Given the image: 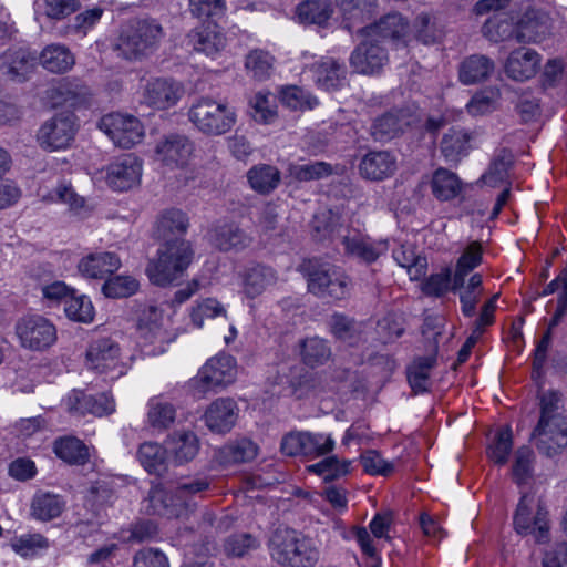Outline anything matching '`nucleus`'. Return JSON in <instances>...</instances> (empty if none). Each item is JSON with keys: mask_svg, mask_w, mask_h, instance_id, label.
Here are the masks:
<instances>
[{"mask_svg": "<svg viewBox=\"0 0 567 567\" xmlns=\"http://www.w3.org/2000/svg\"><path fill=\"white\" fill-rule=\"evenodd\" d=\"M268 549L280 567H315L320 559L316 542L288 527H278L272 533Z\"/></svg>", "mask_w": 567, "mask_h": 567, "instance_id": "nucleus-1", "label": "nucleus"}, {"mask_svg": "<svg viewBox=\"0 0 567 567\" xmlns=\"http://www.w3.org/2000/svg\"><path fill=\"white\" fill-rule=\"evenodd\" d=\"M164 37V29L156 19L133 20L122 29L114 51L130 61L142 60L158 49Z\"/></svg>", "mask_w": 567, "mask_h": 567, "instance_id": "nucleus-2", "label": "nucleus"}, {"mask_svg": "<svg viewBox=\"0 0 567 567\" xmlns=\"http://www.w3.org/2000/svg\"><path fill=\"white\" fill-rule=\"evenodd\" d=\"M306 277L310 293L321 299L343 300L350 293V279L341 268L318 258H310L299 266Z\"/></svg>", "mask_w": 567, "mask_h": 567, "instance_id": "nucleus-3", "label": "nucleus"}, {"mask_svg": "<svg viewBox=\"0 0 567 567\" xmlns=\"http://www.w3.org/2000/svg\"><path fill=\"white\" fill-rule=\"evenodd\" d=\"M193 259L188 241L182 238L166 240L158 250L157 259L152 260L146 272L150 280L157 286H166L179 278Z\"/></svg>", "mask_w": 567, "mask_h": 567, "instance_id": "nucleus-4", "label": "nucleus"}, {"mask_svg": "<svg viewBox=\"0 0 567 567\" xmlns=\"http://www.w3.org/2000/svg\"><path fill=\"white\" fill-rule=\"evenodd\" d=\"M190 122L203 133L221 135L231 130L236 123V112L225 102L210 97L198 99L189 110Z\"/></svg>", "mask_w": 567, "mask_h": 567, "instance_id": "nucleus-5", "label": "nucleus"}, {"mask_svg": "<svg viewBox=\"0 0 567 567\" xmlns=\"http://www.w3.org/2000/svg\"><path fill=\"white\" fill-rule=\"evenodd\" d=\"M237 374L235 359L229 354H219L209 359L192 380L194 394L203 398L209 391L231 384Z\"/></svg>", "mask_w": 567, "mask_h": 567, "instance_id": "nucleus-6", "label": "nucleus"}, {"mask_svg": "<svg viewBox=\"0 0 567 567\" xmlns=\"http://www.w3.org/2000/svg\"><path fill=\"white\" fill-rule=\"evenodd\" d=\"M16 334L22 348L45 351L58 340L56 327L41 315L21 317L16 323Z\"/></svg>", "mask_w": 567, "mask_h": 567, "instance_id": "nucleus-7", "label": "nucleus"}, {"mask_svg": "<svg viewBox=\"0 0 567 567\" xmlns=\"http://www.w3.org/2000/svg\"><path fill=\"white\" fill-rule=\"evenodd\" d=\"M78 128L76 116L71 112H62L41 125L38 142L45 151L64 150L74 141Z\"/></svg>", "mask_w": 567, "mask_h": 567, "instance_id": "nucleus-8", "label": "nucleus"}, {"mask_svg": "<svg viewBox=\"0 0 567 567\" xmlns=\"http://www.w3.org/2000/svg\"><path fill=\"white\" fill-rule=\"evenodd\" d=\"M530 439L538 452L547 457L561 453L567 446V417L539 419Z\"/></svg>", "mask_w": 567, "mask_h": 567, "instance_id": "nucleus-9", "label": "nucleus"}, {"mask_svg": "<svg viewBox=\"0 0 567 567\" xmlns=\"http://www.w3.org/2000/svg\"><path fill=\"white\" fill-rule=\"evenodd\" d=\"M533 496L524 494L517 505L514 516L515 530L520 535H532L537 543H546L549 539V520L547 509L538 505L533 515Z\"/></svg>", "mask_w": 567, "mask_h": 567, "instance_id": "nucleus-10", "label": "nucleus"}, {"mask_svg": "<svg viewBox=\"0 0 567 567\" xmlns=\"http://www.w3.org/2000/svg\"><path fill=\"white\" fill-rule=\"evenodd\" d=\"M147 502V512L150 514L169 519L186 518L195 507V503H190L188 498H183L176 487H153L148 493Z\"/></svg>", "mask_w": 567, "mask_h": 567, "instance_id": "nucleus-11", "label": "nucleus"}, {"mask_svg": "<svg viewBox=\"0 0 567 567\" xmlns=\"http://www.w3.org/2000/svg\"><path fill=\"white\" fill-rule=\"evenodd\" d=\"M99 127L122 148H131L140 143L144 135L143 126L136 117L120 113L103 116Z\"/></svg>", "mask_w": 567, "mask_h": 567, "instance_id": "nucleus-12", "label": "nucleus"}, {"mask_svg": "<svg viewBox=\"0 0 567 567\" xmlns=\"http://www.w3.org/2000/svg\"><path fill=\"white\" fill-rule=\"evenodd\" d=\"M85 363L90 370L97 373H109L117 371V375L123 374L121 364V348L118 343L109 337L92 340L87 347Z\"/></svg>", "mask_w": 567, "mask_h": 567, "instance_id": "nucleus-13", "label": "nucleus"}, {"mask_svg": "<svg viewBox=\"0 0 567 567\" xmlns=\"http://www.w3.org/2000/svg\"><path fill=\"white\" fill-rule=\"evenodd\" d=\"M194 151L189 138L182 134L165 135L155 147L156 158L171 168L187 165Z\"/></svg>", "mask_w": 567, "mask_h": 567, "instance_id": "nucleus-14", "label": "nucleus"}, {"mask_svg": "<svg viewBox=\"0 0 567 567\" xmlns=\"http://www.w3.org/2000/svg\"><path fill=\"white\" fill-rule=\"evenodd\" d=\"M142 175V164L133 154H127L106 168V183L114 190H127L137 185Z\"/></svg>", "mask_w": 567, "mask_h": 567, "instance_id": "nucleus-15", "label": "nucleus"}, {"mask_svg": "<svg viewBox=\"0 0 567 567\" xmlns=\"http://www.w3.org/2000/svg\"><path fill=\"white\" fill-rule=\"evenodd\" d=\"M388 62V52L375 39L367 38L352 52L350 64L355 72L373 74Z\"/></svg>", "mask_w": 567, "mask_h": 567, "instance_id": "nucleus-16", "label": "nucleus"}, {"mask_svg": "<svg viewBox=\"0 0 567 567\" xmlns=\"http://www.w3.org/2000/svg\"><path fill=\"white\" fill-rule=\"evenodd\" d=\"M185 41L187 47L208 56L219 53L226 47V38L214 22L194 28L187 33Z\"/></svg>", "mask_w": 567, "mask_h": 567, "instance_id": "nucleus-17", "label": "nucleus"}, {"mask_svg": "<svg viewBox=\"0 0 567 567\" xmlns=\"http://www.w3.org/2000/svg\"><path fill=\"white\" fill-rule=\"evenodd\" d=\"M238 412L239 409L233 399L219 398L206 409L205 424L214 433H227L235 426Z\"/></svg>", "mask_w": 567, "mask_h": 567, "instance_id": "nucleus-18", "label": "nucleus"}, {"mask_svg": "<svg viewBox=\"0 0 567 567\" xmlns=\"http://www.w3.org/2000/svg\"><path fill=\"white\" fill-rule=\"evenodd\" d=\"M278 272L272 267L255 264L247 267L241 274L243 292L246 297L255 299L278 282Z\"/></svg>", "mask_w": 567, "mask_h": 567, "instance_id": "nucleus-19", "label": "nucleus"}, {"mask_svg": "<svg viewBox=\"0 0 567 567\" xmlns=\"http://www.w3.org/2000/svg\"><path fill=\"white\" fill-rule=\"evenodd\" d=\"M183 93L184 90L179 83L158 78L147 82L144 100L151 106L165 110L175 105Z\"/></svg>", "mask_w": 567, "mask_h": 567, "instance_id": "nucleus-20", "label": "nucleus"}, {"mask_svg": "<svg viewBox=\"0 0 567 567\" xmlns=\"http://www.w3.org/2000/svg\"><path fill=\"white\" fill-rule=\"evenodd\" d=\"M540 64L539 54L529 48L512 51L505 63V73L515 81H526L533 78Z\"/></svg>", "mask_w": 567, "mask_h": 567, "instance_id": "nucleus-21", "label": "nucleus"}, {"mask_svg": "<svg viewBox=\"0 0 567 567\" xmlns=\"http://www.w3.org/2000/svg\"><path fill=\"white\" fill-rule=\"evenodd\" d=\"M37 56L25 49H10L1 56V72L12 81L24 82L32 73Z\"/></svg>", "mask_w": 567, "mask_h": 567, "instance_id": "nucleus-22", "label": "nucleus"}, {"mask_svg": "<svg viewBox=\"0 0 567 567\" xmlns=\"http://www.w3.org/2000/svg\"><path fill=\"white\" fill-rule=\"evenodd\" d=\"M396 171V158L389 151H373L365 154L359 164L360 175L369 181H383Z\"/></svg>", "mask_w": 567, "mask_h": 567, "instance_id": "nucleus-23", "label": "nucleus"}, {"mask_svg": "<svg viewBox=\"0 0 567 567\" xmlns=\"http://www.w3.org/2000/svg\"><path fill=\"white\" fill-rule=\"evenodd\" d=\"M409 30L408 21L400 13H389L383 16L379 21L361 28L360 32L365 38H381L392 41L403 40Z\"/></svg>", "mask_w": 567, "mask_h": 567, "instance_id": "nucleus-24", "label": "nucleus"}, {"mask_svg": "<svg viewBox=\"0 0 567 567\" xmlns=\"http://www.w3.org/2000/svg\"><path fill=\"white\" fill-rule=\"evenodd\" d=\"M311 72L316 84L326 90L340 89L347 79V68L344 63L333 58H322L311 65Z\"/></svg>", "mask_w": 567, "mask_h": 567, "instance_id": "nucleus-25", "label": "nucleus"}, {"mask_svg": "<svg viewBox=\"0 0 567 567\" xmlns=\"http://www.w3.org/2000/svg\"><path fill=\"white\" fill-rule=\"evenodd\" d=\"M495 71L494 61L484 54H472L458 66V79L465 85L482 83Z\"/></svg>", "mask_w": 567, "mask_h": 567, "instance_id": "nucleus-26", "label": "nucleus"}, {"mask_svg": "<svg viewBox=\"0 0 567 567\" xmlns=\"http://www.w3.org/2000/svg\"><path fill=\"white\" fill-rule=\"evenodd\" d=\"M167 453L172 455L176 464H184L197 455L199 441L190 431L174 432L165 440Z\"/></svg>", "mask_w": 567, "mask_h": 567, "instance_id": "nucleus-27", "label": "nucleus"}, {"mask_svg": "<svg viewBox=\"0 0 567 567\" xmlns=\"http://www.w3.org/2000/svg\"><path fill=\"white\" fill-rule=\"evenodd\" d=\"M120 267V258L115 254L106 251L90 254L78 265L79 271L89 278H104Z\"/></svg>", "mask_w": 567, "mask_h": 567, "instance_id": "nucleus-28", "label": "nucleus"}, {"mask_svg": "<svg viewBox=\"0 0 567 567\" xmlns=\"http://www.w3.org/2000/svg\"><path fill=\"white\" fill-rule=\"evenodd\" d=\"M471 136L467 132L450 128L442 137L440 151L447 163L457 164L471 148Z\"/></svg>", "mask_w": 567, "mask_h": 567, "instance_id": "nucleus-29", "label": "nucleus"}, {"mask_svg": "<svg viewBox=\"0 0 567 567\" xmlns=\"http://www.w3.org/2000/svg\"><path fill=\"white\" fill-rule=\"evenodd\" d=\"M299 348L302 363L312 369L324 365L332 357L329 341L317 336L301 340Z\"/></svg>", "mask_w": 567, "mask_h": 567, "instance_id": "nucleus-30", "label": "nucleus"}, {"mask_svg": "<svg viewBox=\"0 0 567 567\" xmlns=\"http://www.w3.org/2000/svg\"><path fill=\"white\" fill-rule=\"evenodd\" d=\"M346 252L361 259L367 264L375 261L386 250V243L372 241L370 238H364L360 235L352 237L346 236L342 240Z\"/></svg>", "mask_w": 567, "mask_h": 567, "instance_id": "nucleus-31", "label": "nucleus"}, {"mask_svg": "<svg viewBox=\"0 0 567 567\" xmlns=\"http://www.w3.org/2000/svg\"><path fill=\"white\" fill-rule=\"evenodd\" d=\"M39 63L51 73H64L72 69L75 58L68 47L50 44L41 51Z\"/></svg>", "mask_w": 567, "mask_h": 567, "instance_id": "nucleus-32", "label": "nucleus"}, {"mask_svg": "<svg viewBox=\"0 0 567 567\" xmlns=\"http://www.w3.org/2000/svg\"><path fill=\"white\" fill-rule=\"evenodd\" d=\"M140 337L148 342L164 339L163 310L155 305H148L141 310L137 319Z\"/></svg>", "mask_w": 567, "mask_h": 567, "instance_id": "nucleus-33", "label": "nucleus"}, {"mask_svg": "<svg viewBox=\"0 0 567 567\" xmlns=\"http://www.w3.org/2000/svg\"><path fill=\"white\" fill-rule=\"evenodd\" d=\"M247 179L250 187L261 195L272 193L280 184L281 174L272 165L258 164L247 172Z\"/></svg>", "mask_w": 567, "mask_h": 567, "instance_id": "nucleus-34", "label": "nucleus"}, {"mask_svg": "<svg viewBox=\"0 0 567 567\" xmlns=\"http://www.w3.org/2000/svg\"><path fill=\"white\" fill-rule=\"evenodd\" d=\"M483 260V248L480 241H471L462 251L453 276L452 290L455 291L465 284V277Z\"/></svg>", "mask_w": 567, "mask_h": 567, "instance_id": "nucleus-35", "label": "nucleus"}, {"mask_svg": "<svg viewBox=\"0 0 567 567\" xmlns=\"http://www.w3.org/2000/svg\"><path fill=\"white\" fill-rule=\"evenodd\" d=\"M336 4L350 29L369 20L377 11V0H336Z\"/></svg>", "mask_w": 567, "mask_h": 567, "instance_id": "nucleus-36", "label": "nucleus"}, {"mask_svg": "<svg viewBox=\"0 0 567 567\" xmlns=\"http://www.w3.org/2000/svg\"><path fill=\"white\" fill-rule=\"evenodd\" d=\"M214 244L224 251L240 250L248 247L251 238L237 225L225 224L218 226L213 235Z\"/></svg>", "mask_w": 567, "mask_h": 567, "instance_id": "nucleus-37", "label": "nucleus"}, {"mask_svg": "<svg viewBox=\"0 0 567 567\" xmlns=\"http://www.w3.org/2000/svg\"><path fill=\"white\" fill-rule=\"evenodd\" d=\"M167 449L156 442H144L137 451L141 465L150 474L162 475L166 471Z\"/></svg>", "mask_w": 567, "mask_h": 567, "instance_id": "nucleus-38", "label": "nucleus"}, {"mask_svg": "<svg viewBox=\"0 0 567 567\" xmlns=\"http://www.w3.org/2000/svg\"><path fill=\"white\" fill-rule=\"evenodd\" d=\"M431 187L439 200H450L460 195L462 183L455 173L440 167L433 173Z\"/></svg>", "mask_w": 567, "mask_h": 567, "instance_id": "nucleus-39", "label": "nucleus"}, {"mask_svg": "<svg viewBox=\"0 0 567 567\" xmlns=\"http://www.w3.org/2000/svg\"><path fill=\"white\" fill-rule=\"evenodd\" d=\"M333 12L330 0H306L297 7L302 23L324 25Z\"/></svg>", "mask_w": 567, "mask_h": 567, "instance_id": "nucleus-40", "label": "nucleus"}, {"mask_svg": "<svg viewBox=\"0 0 567 567\" xmlns=\"http://www.w3.org/2000/svg\"><path fill=\"white\" fill-rule=\"evenodd\" d=\"M408 121L402 115L389 112L373 122L371 134L375 141H388L402 133Z\"/></svg>", "mask_w": 567, "mask_h": 567, "instance_id": "nucleus-41", "label": "nucleus"}, {"mask_svg": "<svg viewBox=\"0 0 567 567\" xmlns=\"http://www.w3.org/2000/svg\"><path fill=\"white\" fill-rule=\"evenodd\" d=\"M54 452L58 457L70 464L83 465L89 461L86 445L76 437L68 436L56 440Z\"/></svg>", "mask_w": 567, "mask_h": 567, "instance_id": "nucleus-42", "label": "nucleus"}, {"mask_svg": "<svg viewBox=\"0 0 567 567\" xmlns=\"http://www.w3.org/2000/svg\"><path fill=\"white\" fill-rule=\"evenodd\" d=\"M147 423L155 430H167L175 421V406L159 398H153L148 401Z\"/></svg>", "mask_w": 567, "mask_h": 567, "instance_id": "nucleus-43", "label": "nucleus"}, {"mask_svg": "<svg viewBox=\"0 0 567 567\" xmlns=\"http://www.w3.org/2000/svg\"><path fill=\"white\" fill-rule=\"evenodd\" d=\"M436 365L435 355L417 358L408 370V381L415 393L429 389L431 370Z\"/></svg>", "mask_w": 567, "mask_h": 567, "instance_id": "nucleus-44", "label": "nucleus"}, {"mask_svg": "<svg viewBox=\"0 0 567 567\" xmlns=\"http://www.w3.org/2000/svg\"><path fill=\"white\" fill-rule=\"evenodd\" d=\"M258 449L249 440H240L225 445L219 452L220 462L225 465L244 463L257 456Z\"/></svg>", "mask_w": 567, "mask_h": 567, "instance_id": "nucleus-45", "label": "nucleus"}, {"mask_svg": "<svg viewBox=\"0 0 567 567\" xmlns=\"http://www.w3.org/2000/svg\"><path fill=\"white\" fill-rule=\"evenodd\" d=\"M63 508L64 502L58 495L50 493L35 495L31 505L32 515L43 522L60 516Z\"/></svg>", "mask_w": 567, "mask_h": 567, "instance_id": "nucleus-46", "label": "nucleus"}, {"mask_svg": "<svg viewBox=\"0 0 567 567\" xmlns=\"http://www.w3.org/2000/svg\"><path fill=\"white\" fill-rule=\"evenodd\" d=\"M188 227L186 215L179 209H167L157 219V234L166 240L172 234H184Z\"/></svg>", "mask_w": 567, "mask_h": 567, "instance_id": "nucleus-47", "label": "nucleus"}, {"mask_svg": "<svg viewBox=\"0 0 567 567\" xmlns=\"http://www.w3.org/2000/svg\"><path fill=\"white\" fill-rule=\"evenodd\" d=\"M350 461L332 455L308 466V471L322 476L324 481H334L347 475L350 472Z\"/></svg>", "mask_w": 567, "mask_h": 567, "instance_id": "nucleus-48", "label": "nucleus"}, {"mask_svg": "<svg viewBox=\"0 0 567 567\" xmlns=\"http://www.w3.org/2000/svg\"><path fill=\"white\" fill-rule=\"evenodd\" d=\"M513 164V155L503 148L494 156L487 172L483 175L485 184L495 187L507 178L508 169Z\"/></svg>", "mask_w": 567, "mask_h": 567, "instance_id": "nucleus-49", "label": "nucleus"}, {"mask_svg": "<svg viewBox=\"0 0 567 567\" xmlns=\"http://www.w3.org/2000/svg\"><path fill=\"white\" fill-rule=\"evenodd\" d=\"M275 58L261 49L251 50L245 61L247 71L252 78L262 81L269 78L274 69Z\"/></svg>", "mask_w": 567, "mask_h": 567, "instance_id": "nucleus-50", "label": "nucleus"}, {"mask_svg": "<svg viewBox=\"0 0 567 567\" xmlns=\"http://www.w3.org/2000/svg\"><path fill=\"white\" fill-rule=\"evenodd\" d=\"M393 258L401 267L408 268L413 279L425 274L426 259L417 256L412 246L401 245L393 250Z\"/></svg>", "mask_w": 567, "mask_h": 567, "instance_id": "nucleus-51", "label": "nucleus"}, {"mask_svg": "<svg viewBox=\"0 0 567 567\" xmlns=\"http://www.w3.org/2000/svg\"><path fill=\"white\" fill-rule=\"evenodd\" d=\"M482 31L493 42L506 41L514 34V24L505 14L496 13L483 24Z\"/></svg>", "mask_w": 567, "mask_h": 567, "instance_id": "nucleus-52", "label": "nucleus"}, {"mask_svg": "<svg viewBox=\"0 0 567 567\" xmlns=\"http://www.w3.org/2000/svg\"><path fill=\"white\" fill-rule=\"evenodd\" d=\"M138 281L131 276H114L102 286V292L107 298H127L138 290Z\"/></svg>", "mask_w": 567, "mask_h": 567, "instance_id": "nucleus-53", "label": "nucleus"}, {"mask_svg": "<svg viewBox=\"0 0 567 567\" xmlns=\"http://www.w3.org/2000/svg\"><path fill=\"white\" fill-rule=\"evenodd\" d=\"M289 176L299 182H309L329 176L332 168L324 162H313L308 164H291L288 168Z\"/></svg>", "mask_w": 567, "mask_h": 567, "instance_id": "nucleus-54", "label": "nucleus"}, {"mask_svg": "<svg viewBox=\"0 0 567 567\" xmlns=\"http://www.w3.org/2000/svg\"><path fill=\"white\" fill-rule=\"evenodd\" d=\"M65 315L69 319L78 322L89 323L94 318V308L91 300L85 296H73L65 300Z\"/></svg>", "mask_w": 567, "mask_h": 567, "instance_id": "nucleus-55", "label": "nucleus"}, {"mask_svg": "<svg viewBox=\"0 0 567 567\" xmlns=\"http://www.w3.org/2000/svg\"><path fill=\"white\" fill-rule=\"evenodd\" d=\"M280 101L287 107L297 110H311L318 104V100L299 86H287L280 92Z\"/></svg>", "mask_w": 567, "mask_h": 567, "instance_id": "nucleus-56", "label": "nucleus"}, {"mask_svg": "<svg viewBox=\"0 0 567 567\" xmlns=\"http://www.w3.org/2000/svg\"><path fill=\"white\" fill-rule=\"evenodd\" d=\"M309 432L291 431L284 435L280 450L287 456H303L309 458Z\"/></svg>", "mask_w": 567, "mask_h": 567, "instance_id": "nucleus-57", "label": "nucleus"}, {"mask_svg": "<svg viewBox=\"0 0 567 567\" xmlns=\"http://www.w3.org/2000/svg\"><path fill=\"white\" fill-rule=\"evenodd\" d=\"M259 547L258 540L250 534H235L224 544V550L229 557H244L250 550Z\"/></svg>", "mask_w": 567, "mask_h": 567, "instance_id": "nucleus-58", "label": "nucleus"}, {"mask_svg": "<svg viewBox=\"0 0 567 567\" xmlns=\"http://www.w3.org/2000/svg\"><path fill=\"white\" fill-rule=\"evenodd\" d=\"M54 91L63 103H68L72 106L84 102L89 93L85 85L69 79L61 80Z\"/></svg>", "mask_w": 567, "mask_h": 567, "instance_id": "nucleus-59", "label": "nucleus"}, {"mask_svg": "<svg viewBox=\"0 0 567 567\" xmlns=\"http://www.w3.org/2000/svg\"><path fill=\"white\" fill-rule=\"evenodd\" d=\"M512 447V430L509 427L502 429L488 447V456L496 464L503 465L507 462Z\"/></svg>", "mask_w": 567, "mask_h": 567, "instance_id": "nucleus-60", "label": "nucleus"}, {"mask_svg": "<svg viewBox=\"0 0 567 567\" xmlns=\"http://www.w3.org/2000/svg\"><path fill=\"white\" fill-rule=\"evenodd\" d=\"M534 453L528 446H522L516 451L513 465V477L517 484H524L533 473Z\"/></svg>", "mask_w": 567, "mask_h": 567, "instance_id": "nucleus-61", "label": "nucleus"}, {"mask_svg": "<svg viewBox=\"0 0 567 567\" xmlns=\"http://www.w3.org/2000/svg\"><path fill=\"white\" fill-rule=\"evenodd\" d=\"M11 546L17 554L23 557H31L38 550L48 548L49 543L41 534H29L13 540Z\"/></svg>", "mask_w": 567, "mask_h": 567, "instance_id": "nucleus-62", "label": "nucleus"}, {"mask_svg": "<svg viewBox=\"0 0 567 567\" xmlns=\"http://www.w3.org/2000/svg\"><path fill=\"white\" fill-rule=\"evenodd\" d=\"M226 316L225 308L216 299H205L199 302L192 311V322L200 328L204 323V318H216Z\"/></svg>", "mask_w": 567, "mask_h": 567, "instance_id": "nucleus-63", "label": "nucleus"}, {"mask_svg": "<svg viewBox=\"0 0 567 567\" xmlns=\"http://www.w3.org/2000/svg\"><path fill=\"white\" fill-rule=\"evenodd\" d=\"M104 10L100 7L85 10L74 17L73 23L68 27L70 32L86 35L87 32L101 20Z\"/></svg>", "mask_w": 567, "mask_h": 567, "instance_id": "nucleus-64", "label": "nucleus"}]
</instances>
